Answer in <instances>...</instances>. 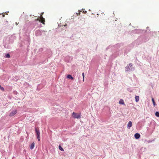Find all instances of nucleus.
Segmentation results:
<instances>
[{
  "instance_id": "obj_1",
  "label": "nucleus",
  "mask_w": 159,
  "mask_h": 159,
  "mask_svg": "<svg viewBox=\"0 0 159 159\" xmlns=\"http://www.w3.org/2000/svg\"><path fill=\"white\" fill-rule=\"evenodd\" d=\"M35 131L36 133V136L38 140L39 141H40V133L39 130L38 128H35Z\"/></svg>"
},
{
  "instance_id": "obj_2",
  "label": "nucleus",
  "mask_w": 159,
  "mask_h": 159,
  "mask_svg": "<svg viewBox=\"0 0 159 159\" xmlns=\"http://www.w3.org/2000/svg\"><path fill=\"white\" fill-rule=\"evenodd\" d=\"M35 20L36 21H39L40 22H41V23H42L43 24H44L45 23V19L44 18H43V16H41L40 19L38 18L36 19H35Z\"/></svg>"
},
{
  "instance_id": "obj_3",
  "label": "nucleus",
  "mask_w": 159,
  "mask_h": 159,
  "mask_svg": "<svg viewBox=\"0 0 159 159\" xmlns=\"http://www.w3.org/2000/svg\"><path fill=\"white\" fill-rule=\"evenodd\" d=\"M72 116L75 118L79 119L80 117V115L75 112H73Z\"/></svg>"
},
{
  "instance_id": "obj_4",
  "label": "nucleus",
  "mask_w": 159,
  "mask_h": 159,
  "mask_svg": "<svg viewBox=\"0 0 159 159\" xmlns=\"http://www.w3.org/2000/svg\"><path fill=\"white\" fill-rule=\"evenodd\" d=\"M17 112V111L16 110H14L12 111L9 114V116H12L15 115Z\"/></svg>"
},
{
  "instance_id": "obj_5",
  "label": "nucleus",
  "mask_w": 159,
  "mask_h": 159,
  "mask_svg": "<svg viewBox=\"0 0 159 159\" xmlns=\"http://www.w3.org/2000/svg\"><path fill=\"white\" fill-rule=\"evenodd\" d=\"M140 135L138 133H136L134 134V137L136 139H138L140 137Z\"/></svg>"
},
{
  "instance_id": "obj_6",
  "label": "nucleus",
  "mask_w": 159,
  "mask_h": 159,
  "mask_svg": "<svg viewBox=\"0 0 159 159\" xmlns=\"http://www.w3.org/2000/svg\"><path fill=\"white\" fill-rule=\"evenodd\" d=\"M132 125V123L131 121L129 122L127 125V128L129 129H130Z\"/></svg>"
},
{
  "instance_id": "obj_7",
  "label": "nucleus",
  "mask_w": 159,
  "mask_h": 159,
  "mask_svg": "<svg viewBox=\"0 0 159 159\" xmlns=\"http://www.w3.org/2000/svg\"><path fill=\"white\" fill-rule=\"evenodd\" d=\"M34 145H35V144H34V142L31 143V144L30 145V148L32 150L34 149Z\"/></svg>"
},
{
  "instance_id": "obj_8",
  "label": "nucleus",
  "mask_w": 159,
  "mask_h": 159,
  "mask_svg": "<svg viewBox=\"0 0 159 159\" xmlns=\"http://www.w3.org/2000/svg\"><path fill=\"white\" fill-rule=\"evenodd\" d=\"M67 77L68 79H72V80L74 79L73 77L71 75H68L67 76Z\"/></svg>"
},
{
  "instance_id": "obj_9",
  "label": "nucleus",
  "mask_w": 159,
  "mask_h": 159,
  "mask_svg": "<svg viewBox=\"0 0 159 159\" xmlns=\"http://www.w3.org/2000/svg\"><path fill=\"white\" fill-rule=\"evenodd\" d=\"M119 103L120 104H123V105H125L124 102L123 100H120L119 102Z\"/></svg>"
},
{
  "instance_id": "obj_10",
  "label": "nucleus",
  "mask_w": 159,
  "mask_h": 159,
  "mask_svg": "<svg viewBox=\"0 0 159 159\" xmlns=\"http://www.w3.org/2000/svg\"><path fill=\"white\" fill-rule=\"evenodd\" d=\"M59 148L60 150L62 151H64L63 149L61 147V145H59Z\"/></svg>"
},
{
  "instance_id": "obj_11",
  "label": "nucleus",
  "mask_w": 159,
  "mask_h": 159,
  "mask_svg": "<svg viewBox=\"0 0 159 159\" xmlns=\"http://www.w3.org/2000/svg\"><path fill=\"white\" fill-rule=\"evenodd\" d=\"M155 115L157 117H159V112L158 111H156L155 112Z\"/></svg>"
},
{
  "instance_id": "obj_12",
  "label": "nucleus",
  "mask_w": 159,
  "mask_h": 159,
  "mask_svg": "<svg viewBox=\"0 0 159 159\" xmlns=\"http://www.w3.org/2000/svg\"><path fill=\"white\" fill-rule=\"evenodd\" d=\"M5 57L6 58H9L10 57V55L8 53L6 55Z\"/></svg>"
},
{
  "instance_id": "obj_13",
  "label": "nucleus",
  "mask_w": 159,
  "mask_h": 159,
  "mask_svg": "<svg viewBox=\"0 0 159 159\" xmlns=\"http://www.w3.org/2000/svg\"><path fill=\"white\" fill-rule=\"evenodd\" d=\"M155 100H152L153 105L154 107H155V106L156 105V103L154 101Z\"/></svg>"
},
{
  "instance_id": "obj_14",
  "label": "nucleus",
  "mask_w": 159,
  "mask_h": 159,
  "mask_svg": "<svg viewBox=\"0 0 159 159\" xmlns=\"http://www.w3.org/2000/svg\"><path fill=\"white\" fill-rule=\"evenodd\" d=\"M82 75L83 76V81L84 82V73H83L82 74Z\"/></svg>"
},
{
  "instance_id": "obj_15",
  "label": "nucleus",
  "mask_w": 159,
  "mask_h": 159,
  "mask_svg": "<svg viewBox=\"0 0 159 159\" xmlns=\"http://www.w3.org/2000/svg\"><path fill=\"white\" fill-rule=\"evenodd\" d=\"M0 89H1V90L2 91H4V88L3 87H2L0 85Z\"/></svg>"
},
{
  "instance_id": "obj_16",
  "label": "nucleus",
  "mask_w": 159,
  "mask_h": 159,
  "mask_svg": "<svg viewBox=\"0 0 159 159\" xmlns=\"http://www.w3.org/2000/svg\"><path fill=\"white\" fill-rule=\"evenodd\" d=\"M128 67H131L132 66V64L131 63H129L128 65Z\"/></svg>"
},
{
  "instance_id": "obj_17",
  "label": "nucleus",
  "mask_w": 159,
  "mask_h": 159,
  "mask_svg": "<svg viewBox=\"0 0 159 159\" xmlns=\"http://www.w3.org/2000/svg\"><path fill=\"white\" fill-rule=\"evenodd\" d=\"M139 96H136L135 97V99H139Z\"/></svg>"
},
{
  "instance_id": "obj_18",
  "label": "nucleus",
  "mask_w": 159,
  "mask_h": 159,
  "mask_svg": "<svg viewBox=\"0 0 159 159\" xmlns=\"http://www.w3.org/2000/svg\"><path fill=\"white\" fill-rule=\"evenodd\" d=\"M77 16H78L80 14V12L79 11L78 13H76Z\"/></svg>"
},
{
  "instance_id": "obj_19",
  "label": "nucleus",
  "mask_w": 159,
  "mask_h": 159,
  "mask_svg": "<svg viewBox=\"0 0 159 159\" xmlns=\"http://www.w3.org/2000/svg\"><path fill=\"white\" fill-rule=\"evenodd\" d=\"M83 12L84 13H86L87 12V11H83Z\"/></svg>"
},
{
  "instance_id": "obj_20",
  "label": "nucleus",
  "mask_w": 159,
  "mask_h": 159,
  "mask_svg": "<svg viewBox=\"0 0 159 159\" xmlns=\"http://www.w3.org/2000/svg\"><path fill=\"white\" fill-rule=\"evenodd\" d=\"M139 100H135L136 102H138Z\"/></svg>"
},
{
  "instance_id": "obj_21",
  "label": "nucleus",
  "mask_w": 159,
  "mask_h": 159,
  "mask_svg": "<svg viewBox=\"0 0 159 159\" xmlns=\"http://www.w3.org/2000/svg\"><path fill=\"white\" fill-rule=\"evenodd\" d=\"M3 15V17H4L5 16V15L4 14L3 15Z\"/></svg>"
}]
</instances>
